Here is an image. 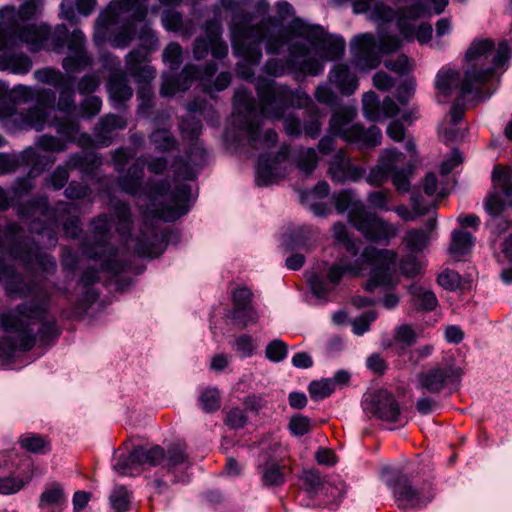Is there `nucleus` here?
<instances>
[{
	"label": "nucleus",
	"instance_id": "32",
	"mask_svg": "<svg viewBox=\"0 0 512 512\" xmlns=\"http://www.w3.org/2000/svg\"><path fill=\"white\" fill-rule=\"evenodd\" d=\"M109 100L114 108H121L133 96L126 72L117 69L109 74L106 84Z\"/></svg>",
	"mask_w": 512,
	"mask_h": 512
},
{
	"label": "nucleus",
	"instance_id": "44",
	"mask_svg": "<svg viewBox=\"0 0 512 512\" xmlns=\"http://www.w3.org/2000/svg\"><path fill=\"white\" fill-rule=\"evenodd\" d=\"M114 216L117 219L116 230L123 237L128 238L131 235L133 226L130 205L120 199H113L110 202Z\"/></svg>",
	"mask_w": 512,
	"mask_h": 512
},
{
	"label": "nucleus",
	"instance_id": "37",
	"mask_svg": "<svg viewBox=\"0 0 512 512\" xmlns=\"http://www.w3.org/2000/svg\"><path fill=\"white\" fill-rule=\"evenodd\" d=\"M329 81L346 96L353 94L358 88L356 75L343 63L333 66L329 72Z\"/></svg>",
	"mask_w": 512,
	"mask_h": 512
},
{
	"label": "nucleus",
	"instance_id": "3",
	"mask_svg": "<svg viewBox=\"0 0 512 512\" xmlns=\"http://www.w3.org/2000/svg\"><path fill=\"white\" fill-rule=\"evenodd\" d=\"M255 90L259 99V110L254 96L247 89L239 88L233 97L234 123L247 134L249 146L253 149L257 148L263 117L280 120L288 108H303L311 102L310 96L302 89H291L261 76L255 81Z\"/></svg>",
	"mask_w": 512,
	"mask_h": 512
},
{
	"label": "nucleus",
	"instance_id": "28",
	"mask_svg": "<svg viewBox=\"0 0 512 512\" xmlns=\"http://www.w3.org/2000/svg\"><path fill=\"white\" fill-rule=\"evenodd\" d=\"M186 145L184 155L174 159V166L177 176L191 180L196 176L195 168H202L206 164L208 153L202 141Z\"/></svg>",
	"mask_w": 512,
	"mask_h": 512
},
{
	"label": "nucleus",
	"instance_id": "36",
	"mask_svg": "<svg viewBox=\"0 0 512 512\" xmlns=\"http://www.w3.org/2000/svg\"><path fill=\"white\" fill-rule=\"evenodd\" d=\"M424 12L425 7L420 2L399 9L396 25L402 37L407 41L414 39L415 25L413 22L419 19Z\"/></svg>",
	"mask_w": 512,
	"mask_h": 512
},
{
	"label": "nucleus",
	"instance_id": "19",
	"mask_svg": "<svg viewBox=\"0 0 512 512\" xmlns=\"http://www.w3.org/2000/svg\"><path fill=\"white\" fill-rule=\"evenodd\" d=\"M34 79L42 84L49 85L58 90L56 97L55 110L62 113V116H77L76 111V91L73 79L62 73L60 70L52 67H44L33 72ZM80 118V116L78 115Z\"/></svg>",
	"mask_w": 512,
	"mask_h": 512
},
{
	"label": "nucleus",
	"instance_id": "11",
	"mask_svg": "<svg viewBox=\"0 0 512 512\" xmlns=\"http://www.w3.org/2000/svg\"><path fill=\"white\" fill-rule=\"evenodd\" d=\"M492 191L488 194L484 206L489 214L485 223L492 245L512 227V168L498 164L491 175Z\"/></svg>",
	"mask_w": 512,
	"mask_h": 512
},
{
	"label": "nucleus",
	"instance_id": "39",
	"mask_svg": "<svg viewBox=\"0 0 512 512\" xmlns=\"http://www.w3.org/2000/svg\"><path fill=\"white\" fill-rule=\"evenodd\" d=\"M313 45L323 52L329 60L340 59L345 52V40L342 36L327 33L322 27V36L315 39Z\"/></svg>",
	"mask_w": 512,
	"mask_h": 512
},
{
	"label": "nucleus",
	"instance_id": "59",
	"mask_svg": "<svg viewBox=\"0 0 512 512\" xmlns=\"http://www.w3.org/2000/svg\"><path fill=\"white\" fill-rule=\"evenodd\" d=\"M35 359L33 354H0V369H21Z\"/></svg>",
	"mask_w": 512,
	"mask_h": 512
},
{
	"label": "nucleus",
	"instance_id": "33",
	"mask_svg": "<svg viewBox=\"0 0 512 512\" xmlns=\"http://www.w3.org/2000/svg\"><path fill=\"white\" fill-rule=\"evenodd\" d=\"M257 472L261 483L267 488L280 487L285 481V467L279 461L268 454L259 456Z\"/></svg>",
	"mask_w": 512,
	"mask_h": 512
},
{
	"label": "nucleus",
	"instance_id": "51",
	"mask_svg": "<svg viewBox=\"0 0 512 512\" xmlns=\"http://www.w3.org/2000/svg\"><path fill=\"white\" fill-rule=\"evenodd\" d=\"M20 447L30 453L46 454L51 450L50 442L43 436L26 433L19 438Z\"/></svg>",
	"mask_w": 512,
	"mask_h": 512
},
{
	"label": "nucleus",
	"instance_id": "56",
	"mask_svg": "<svg viewBox=\"0 0 512 512\" xmlns=\"http://www.w3.org/2000/svg\"><path fill=\"white\" fill-rule=\"evenodd\" d=\"M318 160L319 158L314 148L301 149L295 157L297 168L305 175H310L316 169Z\"/></svg>",
	"mask_w": 512,
	"mask_h": 512
},
{
	"label": "nucleus",
	"instance_id": "57",
	"mask_svg": "<svg viewBox=\"0 0 512 512\" xmlns=\"http://www.w3.org/2000/svg\"><path fill=\"white\" fill-rule=\"evenodd\" d=\"M405 158L406 156L396 148H387L382 152L379 160L385 164L384 167L388 173L392 174L405 167Z\"/></svg>",
	"mask_w": 512,
	"mask_h": 512
},
{
	"label": "nucleus",
	"instance_id": "1",
	"mask_svg": "<svg viewBox=\"0 0 512 512\" xmlns=\"http://www.w3.org/2000/svg\"><path fill=\"white\" fill-rule=\"evenodd\" d=\"M5 280L8 297L30 298L18 305L14 312L0 315V324L16 352L30 351L39 343L40 348L52 344L60 334L56 319L49 315V295L37 285L27 283L15 267L0 257V281Z\"/></svg>",
	"mask_w": 512,
	"mask_h": 512
},
{
	"label": "nucleus",
	"instance_id": "35",
	"mask_svg": "<svg viewBox=\"0 0 512 512\" xmlns=\"http://www.w3.org/2000/svg\"><path fill=\"white\" fill-rule=\"evenodd\" d=\"M0 70L15 75H26L33 66L31 57L25 52L15 49L0 50Z\"/></svg>",
	"mask_w": 512,
	"mask_h": 512
},
{
	"label": "nucleus",
	"instance_id": "30",
	"mask_svg": "<svg viewBox=\"0 0 512 512\" xmlns=\"http://www.w3.org/2000/svg\"><path fill=\"white\" fill-rule=\"evenodd\" d=\"M200 69L194 64H186L178 73L165 74L162 77L160 94L174 96L177 92L188 90L199 77Z\"/></svg>",
	"mask_w": 512,
	"mask_h": 512
},
{
	"label": "nucleus",
	"instance_id": "7",
	"mask_svg": "<svg viewBox=\"0 0 512 512\" xmlns=\"http://www.w3.org/2000/svg\"><path fill=\"white\" fill-rule=\"evenodd\" d=\"M149 0H113L100 12L95 20L96 33L105 34L106 30L120 24L117 32L109 39L114 48H126L134 39L140 43L139 48L146 55L156 51L159 39L147 20Z\"/></svg>",
	"mask_w": 512,
	"mask_h": 512
},
{
	"label": "nucleus",
	"instance_id": "38",
	"mask_svg": "<svg viewBox=\"0 0 512 512\" xmlns=\"http://www.w3.org/2000/svg\"><path fill=\"white\" fill-rule=\"evenodd\" d=\"M330 187L326 181H319L311 190L302 195V200L308 202L311 211L317 216L328 215L332 208L328 203L321 202L329 195Z\"/></svg>",
	"mask_w": 512,
	"mask_h": 512
},
{
	"label": "nucleus",
	"instance_id": "52",
	"mask_svg": "<svg viewBox=\"0 0 512 512\" xmlns=\"http://www.w3.org/2000/svg\"><path fill=\"white\" fill-rule=\"evenodd\" d=\"M180 131L185 144L202 141L199 138L202 132V123L200 119L194 115H189L182 120Z\"/></svg>",
	"mask_w": 512,
	"mask_h": 512
},
{
	"label": "nucleus",
	"instance_id": "24",
	"mask_svg": "<svg viewBox=\"0 0 512 512\" xmlns=\"http://www.w3.org/2000/svg\"><path fill=\"white\" fill-rule=\"evenodd\" d=\"M289 155L287 147L277 153H262L256 165L255 182L257 186L266 187L286 176V161Z\"/></svg>",
	"mask_w": 512,
	"mask_h": 512
},
{
	"label": "nucleus",
	"instance_id": "61",
	"mask_svg": "<svg viewBox=\"0 0 512 512\" xmlns=\"http://www.w3.org/2000/svg\"><path fill=\"white\" fill-rule=\"evenodd\" d=\"M199 405L205 413L216 412L220 408V393L217 388H205L201 391Z\"/></svg>",
	"mask_w": 512,
	"mask_h": 512
},
{
	"label": "nucleus",
	"instance_id": "26",
	"mask_svg": "<svg viewBox=\"0 0 512 512\" xmlns=\"http://www.w3.org/2000/svg\"><path fill=\"white\" fill-rule=\"evenodd\" d=\"M352 61L355 67L362 71L377 68L381 63V56L377 40L370 33L359 34L350 42Z\"/></svg>",
	"mask_w": 512,
	"mask_h": 512
},
{
	"label": "nucleus",
	"instance_id": "16",
	"mask_svg": "<svg viewBox=\"0 0 512 512\" xmlns=\"http://www.w3.org/2000/svg\"><path fill=\"white\" fill-rule=\"evenodd\" d=\"M381 478L392 489L395 501L401 509H421L434 498V489L430 481L414 485L399 467L383 466Z\"/></svg>",
	"mask_w": 512,
	"mask_h": 512
},
{
	"label": "nucleus",
	"instance_id": "49",
	"mask_svg": "<svg viewBox=\"0 0 512 512\" xmlns=\"http://www.w3.org/2000/svg\"><path fill=\"white\" fill-rule=\"evenodd\" d=\"M99 281V273L95 268H87L83 271L80 282L83 285V300L87 306L93 304L99 297V293L93 288V285Z\"/></svg>",
	"mask_w": 512,
	"mask_h": 512
},
{
	"label": "nucleus",
	"instance_id": "27",
	"mask_svg": "<svg viewBox=\"0 0 512 512\" xmlns=\"http://www.w3.org/2000/svg\"><path fill=\"white\" fill-rule=\"evenodd\" d=\"M44 0H24L18 8L6 5L0 10V32L37 19L43 10Z\"/></svg>",
	"mask_w": 512,
	"mask_h": 512
},
{
	"label": "nucleus",
	"instance_id": "5",
	"mask_svg": "<svg viewBox=\"0 0 512 512\" xmlns=\"http://www.w3.org/2000/svg\"><path fill=\"white\" fill-rule=\"evenodd\" d=\"M510 57L511 49L505 40L500 41L497 47L491 39L474 40L465 55L467 68L463 78L456 70H440L436 76L435 86L445 97L450 96L453 90H457L459 100H463L491 81L498 69L505 70Z\"/></svg>",
	"mask_w": 512,
	"mask_h": 512
},
{
	"label": "nucleus",
	"instance_id": "60",
	"mask_svg": "<svg viewBox=\"0 0 512 512\" xmlns=\"http://www.w3.org/2000/svg\"><path fill=\"white\" fill-rule=\"evenodd\" d=\"M162 59L171 72H176L183 62L182 47L177 42H170L163 50Z\"/></svg>",
	"mask_w": 512,
	"mask_h": 512
},
{
	"label": "nucleus",
	"instance_id": "63",
	"mask_svg": "<svg viewBox=\"0 0 512 512\" xmlns=\"http://www.w3.org/2000/svg\"><path fill=\"white\" fill-rule=\"evenodd\" d=\"M391 195L392 193L389 189L371 191L367 194V202L370 207L376 210L391 211Z\"/></svg>",
	"mask_w": 512,
	"mask_h": 512
},
{
	"label": "nucleus",
	"instance_id": "12",
	"mask_svg": "<svg viewBox=\"0 0 512 512\" xmlns=\"http://www.w3.org/2000/svg\"><path fill=\"white\" fill-rule=\"evenodd\" d=\"M356 116L357 111L351 106H343L333 112L329 120L328 134L318 143L320 153L327 155L333 151L335 137L360 149L373 148L381 143V130L374 125L366 129L360 123L352 124Z\"/></svg>",
	"mask_w": 512,
	"mask_h": 512
},
{
	"label": "nucleus",
	"instance_id": "20",
	"mask_svg": "<svg viewBox=\"0 0 512 512\" xmlns=\"http://www.w3.org/2000/svg\"><path fill=\"white\" fill-rule=\"evenodd\" d=\"M53 128L58 136L42 134L36 140L39 149L46 152H64L67 143H74L81 131V123L78 116H58L52 114L46 127Z\"/></svg>",
	"mask_w": 512,
	"mask_h": 512
},
{
	"label": "nucleus",
	"instance_id": "41",
	"mask_svg": "<svg viewBox=\"0 0 512 512\" xmlns=\"http://www.w3.org/2000/svg\"><path fill=\"white\" fill-rule=\"evenodd\" d=\"M203 30L211 41L210 52L215 59L222 60L228 55V45L222 39V27L218 19L213 18L205 22Z\"/></svg>",
	"mask_w": 512,
	"mask_h": 512
},
{
	"label": "nucleus",
	"instance_id": "8",
	"mask_svg": "<svg viewBox=\"0 0 512 512\" xmlns=\"http://www.w3.org/2000/svg\"><path fill=\"white\" fill-rule=\"evenodd\" d=\"M119 174L120 190L133 197L145 196L148 200L145 214L152 219L173 222L189 211L190 185L181 183L172 190L168 179H150L144 185L124 172Z\"/></svg>",
	"mask_w": 512,
	"mask_h": 512
},
{
	"label": "nucleus",
	"instance_id": "42",
	"mask_svg": "<svg viewBox=\"0 0 512 512\" xmlns=\"http://www.w3.org/2000/svg\"><path fill=\"white\" fill-rule=\"evenodd\" d=\"M165 464H166V461H164L162 464L159 465L161 467L160 468L161 474L155 475V477H153L152 479H150L148 481L149 488L155 494H159V495L165 494L170 490L171 485L177 484V483H188L190 481V474L188 471L191 468L192 463H191L188 455H187V466L182 467V470L184 472L183 480L172 482L171 481L172 476L168 475L167 470L164 468Z\"/></svg>",
	"mask_w": 512,
	"mask_h": 512
},
{
	"label": "nucleus",
	"instance_id": "34",
	"mask_svg": "<svg viewBox=\"0 0 512 512\" xmlns=\"http://www.w3.org/2000/svg\"><path fill=\"white\" fill-rule=\"evenodd\" d=\"M252 299L253 293L249 288H236L232 293L233 309L231 311V318L239 321L244 326L254 322L257 314L252 306Z\"/></svg>",
	"mask_w": 512,
	"mask_h": 512
},
{
	"label": "nucleus",
	"instance_id": "29",
	"mask_svg": "<svg viewBox=\"0 0 512 512\" xmlns=\"http://www.w3.org/2000/svg\"><path fill=\"white\" fill-rule=\"evenodd\" d=\"M328 173L333 182L344 184L348 181H359L365 176L366 170L361 166L353 164L344 151L339 150L330 160Z\"/></svg>",
	"mask_w": 512,
	"mask_h": 512
},
{
	"label": "nucleus",
	"instance_id": "50",
	"mask_svg": "<svg viewBox=\"0 0 512 512\" xmlns=\"http://www.w3.org/2000/svg\"><path fill=\"white\" fill-rule=\"evenodd\" d=\"M430 239L431 236L428 232L424 231L422 228H414L407 231L403 242L405 243L409 252L419 253L427 248L430 243Z\"/></svg>",
	"mask_w": 512,
	"mask_h": 512
},
{
	"label": "nucleus",
	"instance_id": "2",
	"mask_svg": "<svg viewBox=\"0 0 512 512\" xmlns=\"http://www.w3.org/2000/svg\"><path fill=\"white\" fill-rule=\"evenodd\" d=\"M255 15L250 12H235L230 24L232 48L237 57L252 65L262 59V43L269 55H279L289 46V33L306 38L312 44L322 36V26L310 25L300 18H293L286 28L276 17H264L253 23Z\"/></svg>",
	"mask_w": 512,
	"mask_h": 512
},
{
	"label": "nucleus",
	"instance_id": "40",
	"mask_svg": "<svg viewBox=\"0 0 512 512\" xmlns=\"http://www.w3.org/2000/svg\"><path fill=\"white\" fill-rule=\"evenodd\" d=\"M161 20L167 31L179 33L184 38L191 37L196 29L194 20L184 19L182 14L177 11H164Z\"/></svg>",
	"mask_w": 512,
	"mask_h": 512
},
{
	"label": "nucleus",
	"instance_id": "54",
	"mask_svg": "<svg viewBox=\"0 0 512 512\" xmlns=\"http://www.w3.org/2000/svg\"><path fill=\"white\" fill-rule=\"evenodd\" d=\"M332 230L334 238L343 245L346 252L352 257L358 256L360 248L349 233L347 227L343 223L338 222L333 225Z\"/></svg>",
	"mask_w": 512,
	"mask_h": 512
},
{
	"label": "nucleus",
	"instance_id": "43",
	"mask_svg": "<svg viewBox=\"0 0 512 512\" xmlns=\"http://www.w3.org/2000/svg\"><path fill=\"white\" fill-rule=\"evenodd\" d=\"M408 292L411 296V304L417 311L431 312L438 306V299L430 289L413 283L409 286Z\"/></svg>",
	"mask_w": 512,
	"mask_h": 512
},
{
	"label": "nucleus",
	"instance_id": "21",
	"mask_svg": "<svg viewBox=\"0 0 512 512\" xmlns=\"http://www.w3.org/2000/svg\"><path fill=\"white\" fill-rule=\"evenodd\" d=\"M179 238V233L172 229H162L152 220H145L140 233L135 239V252L141 257H157L166 249L167 245Z\"/></svg>",
	"mask_w": 512,
	"mask_h": 512
},
{
	"label": "nucleus",
	"instance_id": "10",
	"mask_svg": "<svg viewBox=\"0 0 512 512\" xmlns=\"http://www.w3.org/2000/svg\"><path fill=\"white\" fill-rule=\"evenodd\" d=\"M166 461L164 468L171 481L184 479L183 466H187L186 446L181 443H173L165 450L160 445L134 446L127 454L114 459L113 469L120 476H137L143 471L144 465L158 466Z\"/></svg>",
	"mask_w": 512,
	"mask_h": 512
},
{
	"label": "nucleus",
	"instance_id": "58",
	"mask_svg": "<svg viewBox=\"0 0 512 512\" xmlns=\"http://www.w3.org/2000/svg\"><path fill=\"white\" fill-rule=\"evenodd\" d=\"M415 168V161L408 160L403 169L390 174L392 183L399 192L406 193L410 190V176Z\"/></svg>",
	"mask_w": 512,
	"mask_h": 512
},
{
	"label": "nucleus",
	"instance_id": "15",
	"mask_svg": "<svg viewBox=\"0 0 512 512\" xmlns=\"http://www.w3.org/2000/svg\"><path fill=\"white\" fill-rule=\"evenodd\" d=\"M91 232L82 243L83 254L101 262V269L112 274H119L127 269V263L118 257V249L110 242L111 218L102 213L90 223Z\"/></svg>",
	"mask_w": 512,
	"mask_h": 512
},
{
	"label": "nucleus",
	"instance_id": "22",
	"mask_svg": "<svg viewBox=\"0 0 512 512\" xmlns=\"http://www.w3.org/2000/svg\"><path fill=\"white\" fill-rule=\"evenodd\" d=\"M463 369L453 361L445 360L440 365L432 367L418 375L419 388L430 393H439L447 387L458 389Z\"/></svg>",
	"mask_w": 512,
	"mask_h": 512
},
{
	"label": "nucleus",
	"instance_id": "23",
	"mask_svg": "<svg viewBox=\"0 0 512 512\" xmlns=\"http://www.w3.org/2000/svg\"><path fill=\"white\" fill-rule=\"evenodd\" d=\"M362 406L365 413L382 421L396 423L400 420L399 404L387 390L366 393Z\"/></svg>",
	"mask_w": 512,
	"mask_h": 512
},
{
	"label": "nucleus",
	"instance_id": "14",
	"mask_svg": "<svg viewBox=\"0 0 512 512\" xmlns=\"http://www.w3.org/2000/svg\"><path fill=\"white\" fill-rule=\"evenodd\" d=\"M0 246L27 270L38 269L46 274H54L57 262L54 256L43 252L34 239L25 235L23 228L17 223L0 225Z\"/></svg>",
	"mask_w": 512,
	"mask_h": 512
},
{
	"label": "nucleus",
	"instance_id": "13",
	"mask_svg": "<svg viewBox=\"0 0 512 512\" xmlns=\"http://www.w3.org/2000/svg\"><path fill=\"white\" fill-rule=\"evenodd\" d=\"M335 209L342 214L348 212L350 224L359 231L366 240L378 244H388L398 233V228L376 213L366 209L362 201L356 199L349 189H344L332 197Z\"/></svg>",
	"mask_w": 512,
	"mask_h": 512
},
{
	"label": "nucleus",
	"instance_id": "46",
	"mask_svg": "<svg viewBox=\"0 0 512 512\" xmlns=\"http://www.w3.org/2000/svg\"><path fill=\"white\" fill-rule=\"evenodd\" d=\"M100 158L91 151H80L70 154L65 162L69 170L90 172L100 165Z\"/></svg>",
	"mask_w": 512,
	"mask_h": 512
},
{
	"label": "nucleus",
	"instance_id": "48",
	"mask_svg": "<svg viewBox=\"0 0 512 512\" xmlns=\"http://www.w3.org/2000/svg\"><path fill=\"white\" fill-rule=\"evenodd\" d=\"M474 245V239L470 232L454 230L451 235L449 251L457 260L468 254Z\"/></svg>",
	"mask_w": 512,
	"mask_h": 512
},
{
	"label": "nucleus",
	"instance_id": "9",
	"mask_svg": "<svg viewBox=\"0 0 512 512\" xmlns=\"http://www.w3.org/2000/svg\"><path fill=\"white\" fill-rule=\"evenodd\" d=\"M15 101L30 106L18 112L15 102L0 103V120L9 131H43L53 113L56 91L51 88L18 84L13 87Z\"/></svg>",
	"mask_w": 512,
	"mask_h": 512
},
{
	"label": "nucleus",
	"instance_id": "4",
	"mask_svg": "<svg viewBox=\"0 0 512 512\" xmlns=\"http://www.w3.org/2000/svg\"><path fill=\"white\" fill-rule=\"evenodd\" d=\"M26 45L32 53L42 50L62 52L67 48L70 54L62 61L67 73H77L92 64L86 51V37L80 29L71 34L65 24H58L52 31L45 23H28L0 32V50L17 49Z\"/></svg>",
	"mask_w": 512,
	"mask_h": 512
},
{
	"label": "nucleus",
	"instance_id": "17",
	"mask_svg": "<svg viewBox=\"0 0 512 512\" xmlns=\"http://www.w3.org/2000/svg\"><path fill=\"white\" fill-rule=\"evenodd\" d=\"M309 47L301 42H292L288 46V55L285 58L268 59L263 67V71L273 77H281L285 74H291L294 78L306 76H317L324 70V63L310 57Z\"/></svg>",
	"mask_w": 512,
	"mask_h": 512
},
{
	"label": "nucleus",
	"instance_id": "25",
	"mask_svg": "<svg viewBox=\"0 0 512 512\" xmlns=\"http://www.w3.org/2000/svg\"><path fill=\"white\" fill-rule=\"evenodd\" d=\"M128 121L125 117L109 113L99 118L94 129L93 137L83 132L79 134L78 143L81 145L95 144L97 147L110 146L118 131L124 130L127 127Z\"/></svg>",
	"mask_w": 512,
	"mask_h": 512
},
{
	"label": "nucleus",
	"instance_id": "45",
	"mask_svg": "<svg viewBox=\"0 0 512 512\" xmlns=\"http://www.w3.org/2000/svg\"><path fill=\"white\" fill-rule=\"evenodd\" d=\"M148 138L158 153L164 154L179 150V141L169 129L156 128Z\"/></svg>",
	"mask_w": 512,
	"mask_h": 512
},
{
	"label": "nucleus",
	"instance_id": "55",
	"mask_svg": "<svg viewBox=\"0 0 512 512\" xmlns=\"http://www.w3.org/2000/svg\"><path fill=\"white\" fill-rule=\"evenodd\" d=\"M132 500V493L123 485L115 486L112 490L109 501L115 512H128Z\"/></svg>",
	"mask_w": 512,
	"mask_h": 512
},
{
	"label": "nucleus",
	"instance_id": "18",
	"mask_svg": "<svg viewBox=\"0 0 512 512\" xmlns=\"http://www.w3.org/2000/svg\"><path fill=\"white\" fill-rule=\"evenodd\" d=\"M17 214L22 219H31L29 231L42 238L41 244L55 246L57 243V220L49 206L47 196L39 195L17 208Z\"/></svg>",
	"mask_w": 512,
	"mask_h": 512
},
{
	"label": "nucleus",
	"instance_id": "53",
	"mask_svg": "<svg viewBox=\"0 0 512 512\" xmlns=\"http://www.w3.org/2000/svg\"><path fill=\"white\" fill-rule=\"evenodd\" d=\"M362 110L364 117L369 121L378 122L383 120L379 98L373 91L366 92L363 95Z\"/></svg>",
	"mask_w": 512,
	"mask_h": 512
},
{
	"label": "nucleus",
	"instance_id": "47",
	"mask_svg": "<svg viewBox=\"0 0 512 512\" xmlns=\"http://www.w3.org/2000/svg\"><path fill=\"white\" fill-rule=\"evenodd\" d=\"M36 157V150L27 148L20 154H7L0 153V174H7L16 171V169L23 165V162H29Z\"/></svg>",
	"mask_w": 512,
	"mask_h": 512
},
{
	"label": "nucleus",
	"instance_id": "6",
	"mask_svg": "<svg viewBox=\"0 0 512 512\" xmlns=\"http://www.w3.org/2000/svg\"><path fill=\"white\" fill-rule=\"evenodd\" d=\"M396 260L397 253L394 250L366 247L362 251L361 257L353 262L342 257L339 261L332 263L325 274L312 272L308 277L310 290L315 297L327 299V296L336 289L346 275L360 273L362 262L371 266L369 278L364 287L366 291L374 292L377 288L394 290L398 284L394 279Z\"/></svg>",
	"mask_w": 512,
	"mask_h": 512
},
{
	"label": "nucleus",
	"instance_id": "64",
	"mask_svg": "<svg viewBox=\"0 0 512 512\" xmlns=\"http://www.w3.org/2000/svg\"><path fill=\"white\" fill-rule=\"evenodd\" d=\"M399 268L405 277L414 278L421 273L422 263L415 253L410 252L400 259Z\"/></svg>",
	"mask_w": 512,
	"mask_h": 512
},
{
	"label": "nucleus",
	"instance_id": "62",
	"mask_svg": "<svg viewBox=\"0 0 512 512\" xmlns=\"http://www.w3.org/2000/svg\"><path fill=\"white\" fill-rule=\"evenodd\" d=\"M308 391L312 399H324L335 391V381L330 378L322 379L320 381H312L309 384Z\"/></svg>",
	"mask_w": 512,
	"mask_h": 512
},
{
	"label": "nucleus",
	"instance_id": "31",
	"mask_svg": "<svg viewBox=\"0 0 512 512\" xmlns=\"http://www.w3.org/2000/svg\"><path fill=\"white\" fill-rule=\"evenodd\" d=\"M149 56L142 50H131L125 56L126 75L139 84H149L156 76V70L149 64Z\"/></svg>",
	"mask_w": 512,
	"mask_h": 512
}]
</instances>
